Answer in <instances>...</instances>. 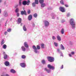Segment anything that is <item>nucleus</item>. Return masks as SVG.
<instances>
[{
  "label": "nucleus",
  "instance_id": "obj_36",
  "mask_svg": "<svg viewBox=\"0 0 76 76\" xmlns=\"http://www.w3.org/2000/svg\"><path fill=\"white\" fill-rule=\"evenodd\" d=\"M11 29H12L11 28H8L7 30V32H11Z\"/></svg>",
  "mask_w": 76,
  "mask_h": 76
},
{
  "label": "nucleus",
  "instance_id": "obj_1",
  "mask_svg": "<svg viewBox=\"0 0 76 76\" xmlns=\"http://www.w3.org/2000/svg\"><path fill=\"white\" fill-rule=\"evenodd\" d=\"M70 24L72 26V29H74L75 28V23L74 22V20L71 19L70 20Z\"/></svg>",
  "mask_w": 76,
  "mask_h": 76
},
{
  "label": "nucleus",
  "instance_id": "obj_16",
  "mask_svg": "<svg viewBox=\"0 0 76 76\" xmlns=\"http://www.w3.org/2000/svg\"><path fill=\"white\" fill-rule=\"evenodd\" d=\"M45 71H46V72H47V73H50V70H49L48 69H47V68H45Z\"/></svg>",
  "mask_w": 76,
  "mask_h": 76
},
{
  "label": "nucleus",
  "instance_id": "obj_39",
  "mask_svg": "<svg viewBox=\"0 0 76 76\" xmlns=\"http://www.w3.org/2000/svg\"><path fill=\"white\" fill-rule=\"evenodd\" d=\"M52 39H56V37L54 36H53L52 37Z\"/></svg>",
  "mask_w": 76,
  "mask_h": 76
},
{
  "label": "nucleus",
  "instance_id": "obj_9",
  "mask_svg": "<svg viewBox=\"0 0 76 76\" xmlns=\"http://www.w3.org/2000/svg\"><path fill=\"white\" fill-rule=\"evenodd\" d=\"M21 14L23 15H27V14H26V11L25 10H24L23 11H22L21 12Z\"/></svg>",
  "mask_w": 76,
  "mask_h": 76
},
{
  "label": "nucleus",
  "instance_id": "obj_53",
  "mask_svg": "<svg viewBox=\"0 0 76 76\" xmlns=\"http://www.w3.org/2000/svg\"><path fill=\"white\" fill-rule=\"evenodd\" d=\"M52 19H54V16H52Z\"/></svg>",
  "mask_w": 76,
  "mask_h": 76
},
{
  "label": "nucleus",
  "instance_id": "obj_19",
  "mask_svg": "<svg viewBox=\"0 0 76 76\" xmlns=\"http://www.w3.org/2000/svg\"><path fill=\"white\" fill-rule=\"evenodd\" d=\"M23 30L24 31H26L27 29L26 28V26H25V25H24L23 26Z\"/></svg>",
  "mask_w": 76,
  "mask_h": 76
},
{
  "label": "nucleus",
  "instance_id": "obj_12",
  "mask_svg": "<svg viewBox=\"0 0 76 76\" xmlns=\"http://www.w3.org/2000/svg\"><path fill=\"white\" fill-rule=\"evenodd\" d=\"M18 23H20L22 22V19L20 18H18Z\"/></svg>",
  "mask_w": 76,
  "mask_h": 76
},
{
  "label": "nucleus",
  "instance_id": "obj_37",
  "mask_svg": "<svg viewBox=\"0 0 76 76\" xmlns=\"http://www.w3.org/2000/svg\"><path fill=\"white\" fill-rule=\"evenodd\" d=\"M60 3H61V4H64V3H63V0H61L60 1Z\"/></svg>",
  "mask_w": 76,
  "mask_h": 76
},
{
  "label": "nucleus",
  "instance_id": "obj_52",
  "mask_svg": "<svg viewBox=\"0 0 76 76\" xmlns=\"http://www.w3.org/2000/svg\"><path fill=\"white\" fill-rule=\"evenodd\" d=\"M57 51L58 52H59V51H60V49H58Z\"/></svg>",
  "mask_w": 76,
  "mask_h": 76
},
{
  "label": "nucleus",
  "instance_id": "obj_4",
  "mask_svg": "<svg viewBox=\"0 0 76 76\" xmlns=\"http://www.w3.org/2000/svg\"><path fill=\"white\" fill-rule=\"evenodd\" d=\"M44 23L45 26V27H47V26H49L50 23L48 22V21L46 20H45L44 21Z\"/></svg>",
  "mask_w": 76,
  "mask_h": 76
},
{
  "label": "nucleus",
  "instance_id": "obj_47",
  "mask_svg": "<svg viewBox=\"0 0 76 76\" xmlns=\"http://www.w3.org/2000/svg\"><path fill=\"white\" fill-rule=\"evenodd\" d=\"M7 32H5V35H7Z\"/></svg>",
  "mask_w": 76,
  "mask_h": 76
},
{
  "label": "nucleus",
  "instance_id": "obj_7",
  "mask_svg": "<svg viewBox=\"0 0 76 76\" xmlns=\"http://www.w3.org/2000/svg\"><path fill=\"white\" fill-rule=\"evenodd\" d=\"M20 65L22 67L24 68L26 67V64L24 63H20Z\"/></svg>",
  "mask_w": 76,
  "mask_h": 76
},
{
  "label": "nucleus",
  "instance_id": "obj_51",
  "mask_svg": "<svg viewBox=\"0 0 76 76\" xmlns=\"http://www.w3.org/2000/svg\"><path fill=\"white\" fill-rule=\"evenodd\" d=\"M40 48V46H38V50H39Z\"/></svg>",
  "mask_w": 76,
  "mask_h": 76
},
{
  "label": "nucleus",
  "instance_id": "obj_57",
  "mask_svg": "<svg viewBox=\"0 0 76 76\" xmlns=\"http://www.w3.org/2000/svg\"><path fill=\"white\" fill-rule=\"evenodd\" d=\"M0 2H1V0H0Z\"/></svg>",
  "mask_w": 76,
  "mask_h": 76
},
{
  "label": "nucleus",
  "instance_id": "obj_17",
  "mask_svg": "<svg viewBox=\"0 0 76 76\" xmlns=\"http://www.w3.org/2000/svg\"><path fill=\"white\" fill-rule=\"evenodd\" d=\"M10 72L11 73H16V71L14 69H12L10 70Z\"/></svg>",
  "mask_w": 76,
  "mask_h": 76
},
{
  "label": "nucleus",
  "instance_id": "obj_60",
  "mask_svg": "<svg viewBox=\"0 0 76 76\" xmlns=\"http://www.w3.org/2000/svg\"><path fill=\"white\" fill-rule=\"evenodd\" d=\"M7 21H6V23H7Z\"/></svg>",
  "mask_w": 76,
  "mask_h": 76
},
{
  "label": "nucleus",
  "instance_id": "obj_22",
  "mask_svg": "<svg viewBox=\"0 0 76 76\" xmlns=\"http://www.w3.org/2000/svg\"><path fill=\"white\" fill-rule=\"evenodd\" d=\"M21 58L23 59H25V58H26V56L25 55H22L21 56Z\"/></svg>",
  "mask_w": 76,
  "mask_h": 76
},
{
  "label": "nucleus",
  "instance_id": "obj_24",
  "mask_svg": "<svg viewBox=\"0 0 76 76\" xmlns=\"http://www.w3.org/2000/svg\"><path fill=\"white\" fill-rule=\"evenodd\" d=\"M6 48H7V45H3V48L4 49H6Z\"/></svg>",
  "mask_w": 76,
  "mask_h": 76
},
{
  "label": "nucleus",
  "instance_id": "obj_58",
  "mask_svg": "<svg viewBox=\"0 0 76 76\" xmlns=\"http://www.w3.org/2000/svg\"><path fill=\"white\" fill-rule=\"evenodd\" d=\"M22 1V0H20V1H21H21Z\"/></svg>",
  "mask_w": 76,
  "mask_h": 76
},
{
  "label": "nucleus",
  "instance_id": "obj_55",
  "mask_svg": "<svg viewBox=\"0 0 76 76\" xmlns=\"http://www.w3.org/2000/svg\"><path fill=\"white\" fill-rule=\"evenodd\" d=\"M1 10L0 9V13H1Z\"/></svg>",
  "mask_w": 76,
  "mask_h": 76
},
{
  "label": "nucleus",
  "instance_id": "obj_18",
  "mask_svg": "<svg viewBox=\"0 0 76 76\" xmlns=\"http://www.w3.org/2000/svg\"><path fill=\"white\" fill-rule=\"evenodd\" d=\"M61 50H65V48H64V46L63 45L61 44Z\"/></svg>",
  "mask_w": 76,
  "mask_h": 76
},
{
  "label": "nucleus",
  "instance_id": "obj_25",
  "mask_svg": "<svg viewBox=\"0 0 76 76\" xmlns=\"http://www.w3.org/2000/svg\"><path fill=\"white\" fill-rule=\"evenodd\" d=\"M36 4L35 2H33L32 4V5L33 7H35V6H36Z\"/></svg>",
  "mask_w": 76,
  "mask_h": 76
},
{
  "label": "nucleus",
  "instance_id": "obj_10",
  "mask_svg": "<svg viewBox=\"0 0 76 76\" xmlns=\"http://www.w3.org/2000/svg\"><path fill=\"white\" fill-rule=\"evenodd\" d=\"M4 64L6 66H9V65H10V63H9V62L8 61H6L4 63Z\"/></svg>",
  "mask_w": 76,
  "mask_h": 76
},
{
  "label": "nucleus",
  "instance_id": "obj_61",
  "mask_svg": "<svg viewBox=\"0 0 76 76\" xmlns=\"http://www.w3.org/2000/svg\"><path fill=\"white\" fill-rule=\"evenodd\" d=\"M5 26H6V25H5Z\"/></svg>",
  "mask_w": 76,
  "mask_h": 76
},
{
  "label": "nucleus",
  "instance_id": "obj_15",
  "mask_svg": "<svg viewBox=\"0 0 76 76\" xmlns=\"http://www.w3.org/2000/svg\"><path fill=\"white\" fill-rule=\"evenodd\" d=\"M57 39H58V41H61V37H60L59 36V35L57 36Z\"/></svg>",
  "mask_w": 76,
  "mask_h": 76
},
{
  "label": "nucleus",
  "instance_id": "obj_49",
  "mask_svg": "<svg viewBox=\"0 0 76 76\" xmlns=\"http://www.w3.org/2000/svg\"><path fill=\"white\" fill-rule=\"evenodd\" d=\"M63 65H62V66H61V69H63Z\"/></svg>",
  "mask_w": 76,
  "mask_h": 76
},
{
  "label": "nucleus",
  "instance_id": "obj_43",
  "mask_svg": "<svg viewBox=\"0 0 76 76\" xmlns=\"http://www.w3.org/2000/svg\"><path fill=\"white\" fill-rule=\"evenodd\" d=\"M69 16H70V13H68L67 14V16L69 17Z\"/></svg>",
  "mask_w": 76,
  "mask_h": 76
},
{
  "label": "nucleus",
  "instance_id": "obj_45",
  "mask_svg": "<svg viewBox=\"0 0 76 76\" xmlns=\"http://www.w3.org/2000/svg\"><path fill=\"white\" fill-rule=\"evenodd\" d=\"M32 26L34 27V26H35V24L34 23H33Z\"/></svg>",
  "mask_w": 76,
  "mask_h": 76
},
{
  "label": "nucleus",
  "instance_id": "obj_32",
  "mask_svg": "<svg viewBox=\"0 0 76 76\" xmlns=\"http://www.w3.org/2000/svg\"><path fill=\"white\" fill-rule=\"evenodd\" d=\"M4 40L3 39H2V42H1V45H2L3 44H4Z\"/></svg>",
  "mask_w": 76,
  "mask_h": 76
},
{
  "label": "nucleus",
  "instance_id": "obj_6",
  "mask_svg": "<svg viewBox=\"0 0 76 76\" xmlns=\"http://www.w3.org/2000/svg\"><path fill=\"white\" fill-rule=\"evenodd\" d=\"M59 9L62 12H65L66 10H65V9L63 7H60L59 8Z\"/></svg>",
  "mask_w": 76,
  "mask_h": 76
},
{
  "label": "nucleus",
  "instance_id": "obj_48",
  "mask_svg": "<svg viewBox=\"0 0 76 76\" xmlns=\"http://www.w3.org/2000/svg\"><path fill=\"white\" fill-rule=\"evenodd\" d=\"M65 6L66 7H69V6L67 5H65Z\"/></svg>",
  "mask_w": 76,
  "mask_h": 76
},
{
  "label": "nucleus",
  "instance_id": "obj_56",
  "mask_svg": "<svg viewBox=\"0 0 76 76\" xmlns=\"http://www.w3.org/2000/svg\"><path fill=\"white\" fill-rule=\"evenodd\" d=\"M20 25H21V26H22V23H21Z\"/></svg>",
  "mask_w": 76,
  "mask_h": 76
},
{
  "label": "nucleus",
  "instance_id": "obj_27",
  "mask_svg": "<svg viewBox=\"0 0 76 76\" xmlns=\"http://www.w3.org/2000/svg\"><path fill=\"white\" fill-rule=\"evenodd\" d=\"M26 1H25L23 2V5H26Z\"/></svg>",
  "mask_w": 76,
  "mask_h": 76
},
{
  "label": "nucleus",
  "instance_id": "obj_46",
  "mask_svg": "<svg viewBox=\"0 0 76 76\" xmlns=\"http://www.w3.org/2000/svg\"><path fill=\"white\" fill-rule=\"evenodd\" d=\"M18 5H16L15 6V8H16V7H18Z\"/></svg>",
  "mask_w": 76,
  "mask_h": 76
},
{
  "label": "nucleus",
  "instance_id": "obj_50",
  "mask_svg": "<svg viewBox=\"0 0 76 76\" xmlns=\"http://www.w3.org/2000/svg\"><path fill=\"white\" fill-rule=\"evenodd\" d=\"M60 54H61V56H63V54L61 53H60Z\"/></svg>",
  "mask_w": 76,
  "mask_h": 76
},
{
  "label": "nucleus",
  "instance_id": "obj_35",
  "mask_svg": "<svg viewBox=\"0 0 76 76\" xmlns=\"http://www.w3.org/2000/svg\"><path fill=\"white\" fill-rule=\"evenodd\" d=\"M27 13L28 14H30L31 13V10H28L27 11Z\"/></svg>",
  "mask_w": 76,
  "mask_h": 76
},
{
  "label": "nucleus",
  "instance_id": "obj_14",
  "mask_svg": "<svg viewBox=\"0 0 76 76\" xmlns=\"http://www.w3.org/2000/svg\"><path fill=\"white\" fill-rule=\"evenodd\" d=\"M4 16H5V17H7V16H8V14H7V12L4 11Z\"/></svg>",
  "mask_w": 76,
  "mask_h": 76
},
{
  "label": "nucleus",
  "instance_id": "obj_42",
  "mask_svg": "<svg viewBox=\"0 0 76 76\" xmlns=\"http://www.w3.org/2000/svg\"><path fill=\"white\" fill-rule=\"evenodd\" d=\"M19 5L20 6H21V1H19Z\"/></svg>",
  "mask_w": 76,
  "mask_h": 76
},
{
  "label": "nucleus",
  "instance_id": "obj_21",
  "mask_svg": "<svg viewBox=\"0 0 76 76\" xmlns=\"http://www.w3.org/2000/svg\"><path fill=\"white\" fill-rule=\"evenodd\" d=\"M61 34H63L64 33V29L62 28L61 31Z\"/></svg>",
  "mask_w": 76,
  "mask_h": 76
},
{
  "label": "nucleus",
  "instance_id": "obj_5",
  "mask_svg": "<svg viewBox=\"0 0 76 76\" xmlns=\"http://www.w3.org/2000/svg\"><path fill=\"white\" fill-rule=\"evenodd\" d=\"M3 54H4V59H7V57H8V55H7V54H6L5 52H3Z\"/></svg>",
  "mask_w": 76,
  "mask_h": 76
},
{
  "label": "nucleus",
  "instance_id": "obj_8",
  "mask_svg": "<svg viewBox=\"0 0 76 76\" xmlns=\"http://www.w3.org/2000/svg\"><path fill=\"white\" fill-rule=\"evenodd\" d=\"M48 67L50 69H52V70H54V67L53 66H51L50 64L48 65Z\"/></svg>",
  "mask_w": 76,
  "mask_h": 76
},
{
  "label": "nucleus",
  "instance_id": "obj_2",
  "mask_svg": "<svg viewBox=\"0 0 76 76\" xmlns=\"http://www.w3.org/2000/svg\"><path fill=\"white\" fill-rule=\"evenodd\" d=\"M47 59L50 62H53L54 61V58L50 56H48L47 57Z\"/></svg>",
  "mask_w": 76,
  "mask_h": 76
},
{
  "label": "nucleus",
  "instance_id": "obj_40",
  "mask_svg": "<svg viewBox=\"0 0 76 76\" xmlns=\"http://www.w3.org/2000/svg\"><path fill=\"white\" fill-rule=\"evenodd\" d=\"M20 15V14H19V13H17V17H19V16Z\"/></svg>",
  "mask_w": 76,
  "mask_h": 76
},
{
  "label": "nucleus",
  "instance_id": "obj_44",
  "mask_svg": "<svg viewBox=\"0 0 76 76\" xmlns=\"http://www.w3.org/2000/svg\"><path fill=\"white\" fill-rule=\"evenodd\" d=\"M69 57H72V55H71L70 54H69Z\"/></svg>",
  "mask_w": 76,
  "mask_h": 76
},
{
  "label": "nucleus",
  "instance_id": "obj_54",
  "mask_svg": "<svg viewBox=\"0 0 76 76\" xmlns=\"http://www.w3.org/2000/svg\"><path fill=\"white\" fill-rule=\"evenodd\" d=\"M5 76H9V75L8 74H6Z\"/></svg>",
  "mask_w": 76,
  "mask_h": 76
},
{
  "label": "nucleus",
  "instance_id": "obj_13",
  "mask_svg": "<svg viewBox=\"0 0 76 76\" xmlns=\"http://www.w3.org/2000/svg\"><path fill=\"white\" fill-rule=\"evenodd\" d=\"M24 46L25 47H26V48H28L29 46H28V43L27 42H24Z\"/></svg>",
  "mask_w": 76,
  "mask_h": 76
},
{
  "label": "nucleus",
  "instance_id": "obj_28",
  "mask_svg": "<svg viewBox=\"0 0 76 76\" xmlns=\"http://www.w3.org/2000/svg\"><path fill=\"white\" fill-rule=\"evenodd\" d=\"M35 3L36 4H38V0H35Z\"/></svg>",
  "mask_w": 76,
  "mask_h": 76
},
{
  "label": "nucleus",
  "instance_id": "obj_30",
  "mask_svg": "<svg viewBox=\"0 0 76 76\" xmlns=\"http://www.w3.org/2000/svg\"><path fill=\"white\" fill-rule=\"evenodd\" d=\"M39 2L41 4L43 3H44V0H40Z\"/></svg>",
  "mask_w": 76,
  "mask_h": 76
},
{
  "label": "nucleus",
  "instance_id": "obj_11",
  "mask_svg": "<svg viewBox=\"0 0 76 76\" xmlns=\"http://www.w3.org/2000/svg\"><path fill=\"white\" fill-rule=\"evenodd\" d=\"M32 18V15H29L28 17V19L29 20H31Z\"/></svg>",
  "mask_w": 76,
  "mask_h": 76
},
{
  "label": "nucleus",
  "instance_id": "obj_29",
  "mask_svg": "<svg viewBox=\"0 0 76 76\" xmlns=\"http://www.w3.org/2000/svg\"><path fill=\"white\" fill-rule=\"evenodd\" d=\"M42 62L43 64H45V60H43L42 61Z\"/></svg>",
  "mask_w": 76,
  "mask_h": 76
},
{
  "label": "nucleus",
  "instance_id": "obj_59",
  "mask_svg": "<svg viewBox=\"0 0 76 76\" xmlns=\"http://www.w3.org/2000/svg\"><path fill=\"white\" fill-rule=\"evenodd\" d=\"M1 76H4V75H1Z\"/></svg>",
  "mask_w": 76,
  "mask_h": 76
},
{
  "label": "nucleus",
  "instance_id": "obj_20",
  "mask_svg": "<svg viewBox=\"0 0 76 76\" xmlns=\"http://www.w3.org/2000/svg\"><path fill=\"white\" fill-rule=\"evenodd\" d=\"M41 7H45V4L43 3H42V4H41Z\"/></svg>",
  "mask_w": 76,
  "mask_h": 76
},
{
  "label": "nucleus",
  "instance_id": "obj_33",
  "mask_svg": "<svg viewBox=\"0 0 76 76\" xmlns=\"http://www.w3.org/2000/svg\"><path fill=\"white\" fill-rule=\"evenodd\" d=\"M15 12L16 13H18V12H19V9L18 8H17L15 10Z\"/></svg>",
  "mask_w": 76,
  "mask_h": 76
},
{
  "label": "nucleus",
  "instance_id": "obj_31",
  "mask_svg": "<svg viewBox=\"0 0 76 76\" xmlns=\"http://www.w3.org/2000/svg\"><path fill=\"white\" fill-rule=\"evenodd\" d=\"M41 47L42 48H44V44H41Z\"/></svg>",
  "mask_w": 76,
  "mask_h": 76
},
{
  "label": "nucleus",
  "instance_id": "obj_23",
  "mask_svg": "<svg viewBox=\"0 0 76 76\" xmlns=\"http://www.w3.org/2000/svg\"><path fill=\"white\" fill-rule=\"evenodd\" d=\"M21 48L23 51H25L26 49L24 47L22 46L21 47Z\"/></svg>",
  "mask_w": 76,
  "mask_h": 76
},
{
  "label": "nucleus",
  "instance_id": "obj_41",
  "mask_svg": "<svg viewBox=\"0 0 76 76\" xmlns=\"http://www.w3.org/2000/svg\"><path fill=\"white\" fill-rule=\"evenodd\" d=\"M71 54H72V55H74V54H75V52L72 51L71 52Z\"/></svg>",
  "mask_w": 76,
  "mask_h": 76
},
{
  "label": "nucleus",
  "instance_id": "obj_34",
  "mask_svg": "<svg viewBox=\"0 0 76 76\" xmlns=\"http://www.w3.org/2000/svg\"><path fill=\"white\" fill-rule=\"evenodd\" d=\"M26 4L28 5L29 4V3H30V1L28 0L27 2H26Z\"/></svg>",
  "mask_w": 76,
  "mask_h": 76
},
{
  "label": "nucleus",
  "instance_id": "obj_26",
  "mask_svg": "<svg viewBox=\"0 0 76 76\" xmlns=\"http://www.w3.org/2000/svg\"><path fill=\"white\" fill-rule=\"evenodd\" d=\"M38 16V15L37 14L35 13L33 15V16H34V18H37Z\"/></svg>",
  "mask_w": 76,
  "mask_h": 76
},
{
  "label": "nucleus",
  "instance_id": "obj_38",
  "mask_svg": "<svg viewBox=\"0 0 76 76\" xmlns=\"http://www.w3.org/2000/svg\"><path fill=\"white\" fill-rule=\"evenodd\" d=\"M54 44L56 47H57V46L58 45V44L56 42H54Z\"/></svg>",
  "mask_w": 76,
  "mask_h": 76
},
{
  "label": "nucleus",
  "instance_id": "obj_3",
  "mask_svg": "<svg viewBox=\"0 0 76 76\" xmlns=\"http://www.w3.org/2000/svg\"><path fill=\"white\" fill-rule=\"evenodd\" d=\"M33 48L34 50V52L36 53H37L38 52V51H37V50H38V45H37V48H36L35 46L33 45Z\"/></svg>",
  "mask_w": 76,
  "mask_h": 76
}]
</instances>
